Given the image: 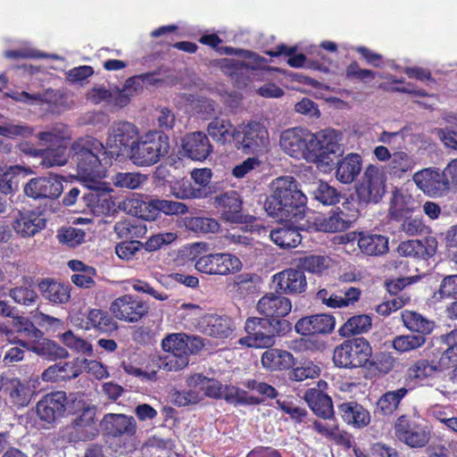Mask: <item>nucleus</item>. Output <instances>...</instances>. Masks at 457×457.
Listing matches in <instances>:
<instances>
[{
  "label": "nucleus",
  "instance_id": "nucleus-1",
  "mask_svg": "<svg viewBox=\"0 0 457 457\" xmlns=\"http://www.w3.org/2000/svg\"><path fill=\"white\" fill-rule=\"evenodd\" d=\"M279 146L285 154L295 159H303L328 169L342 153L341 145L332 132L320 131L314 134L302 127L283 130L279 137Z\"/></svg>",
  "mask_w": 457,
  "mask_h": 457
},
{
  "label": "nucleus",
  "instance_id": "nucleus-2",
  "mask_svg": "<svg viewBox=\"0 0 457 457\" xmlns=\"http://www.w3.org/2000/svg\"><path fill=\"white\" fill-rule=\"evenodd\" d=\"M307 197L291 176L277 178L272 182V193L267 196L264 209L268 215L280 221L298 222L305 215Z\"/></svg>",
  "mask_w": 457,
  "mask_h": 457
},
{
  "label": "nucleus",
  "instance_id": "nucleus-3",
  "mask_svg": "<svg viewBox=\"0 0 457 457\" xmlns=\"http://www.w3.org/2000/svg\"><path fill=\"white\" fill-rule=\"evenodd\" d=\"M71 159L77 172L84 180L93 181L101 178L102 162H109L106 146L97 138L86 136L78 138L71 145Z\"/></svg>",
  "mask_w": 457,
  "mask_h": 457
},
{
  "label": "nucleus",
  "instance_id": "nucleus-4",
  "mask_svg": "<svg viewBox=\"0 0 457 457\" xmlns=\"http://www.w3.org/2000/svg\"><path fill=\"white\" fill-rule=\"evenodd\" d=\"M246 336L238 340L239 345L250 348H270L277 337H283L292 330V324L286 319L270 320L266 317H250L245 320Z\"/></svg>",
  "mask_w": 457,
  "mask_h": 457
},
{
  "label": "nucleus",
  "instance_id": "nucleus-5",
  "mask_svg": "<svg viewBox=\"0 0 457 457\" xmlns=\"http://www.w3.org/2000/svg\"><path fill=\"white\" fill-rule=\"evenodd\" d=\"M170 148V137L163 131H149L140 136L129 158L138 167H150L167 155Z\"/></svg>",
  "mask_w": 457,
  "mask_h": 457
},
{
  "label": "nucleus",
  "instance_id": "nucleus-6",
  "mask_svg": "<svg viewBox=\"0 0 457 457\" xmlns=\"http://www.w3.org/2000/svg\"><path fill=\"white\" fill-rule=\"evenodd\" d=\"M372 356L370 343L363 337L344 340L333 353V362L342 369H357L367 366Z\"/></svg>",
  "mask_w": 457,
  "mask_h": 457
},
{
  "label": "nucleus",
  "instance_id": "nucleus-7",
  "mask_svg": "<svg viewBox=\"0 0 457 457\" xmlns=\"http://www.w3.org/2000/svg\"><path fill=\"white\" fill-rule=\"evenodd\" d=\"M232 141L235 147L245 154L263 153L270 145L267 128L261 121L243 122L234 129Z\"/></svg>",
  "mask_w": 457,
  "mask_h": 457
},
{
  "label": "nucleus",
  "instance_id": "nucleus-8",
  "mask_svg": "<svg viewBox=\"0 0 457 457\" xmlns=\"http://www.w3.org/2000/svg\"><path fill=\"white\" fill-rule=\"evenodd\" d=\"M387 177L384 168L378 164H369L355 185V194L360 204H377L386 193Z\"/></svg>",
  "mask_w": 457,
  "mask_h": 457
},
{
  "label": "nucleus",
  "instance_id": "nucleus-9",
  "mask_svg": "<svg viewBox=\"0 0 457 457\" xmlns=\"http://www.w3.org/2000/svg\"><path fill=\"white\" fill-rule=\"evenodd\" d=\"M140 137L138 128L127 120L114 121L109 128L106 138V153L109 162L118 160L119 157L129 155L131 148Z\"/></svg>",
  "mask_w": 457,
  "mask_h": 457
},
{
  "label": "nucleus",
  "instance_id": "nucleus-10",
  "mask_svg": "<svg viewBox=\"0 0 457 457\" xmlns=\"http://www.w3.org/2000/svg\"><path fill=\"white\" fill-rule=\"evenodd\" d=\"M214 206L220 218L230 223L245 224L251 231L259 230L258 219L250 214L243 213V199L236 190H229L214 196Z\"/></svg>",
  "mask_w": 457,
  "mask_h": 457
},
{
  "label": "nucleus",
  "instance_id": "nucleus-11",
  "mask_svg": "<svg viewBox=\"0 0 457 457\" xmlns=\"http://www.w3.org/2000/svg\"><path fill=\"white\" fill-rule=\"evenodd\" d=\"M79 411L71 425L65 428V436L71 443L86 442L95 439L99 430L96 426L95 405L78 402Z\"/></svg>",
  "mask_w": 457,
  "mask_h": 457
},
{
  "label": "nucleus",
  "instance_id": "nucleus-12",
  "mask_svg": "<svg viewBox=\"0 0 457 457\" xmlns=\"http://www.w3.org/2000/svg\"><path fill=\"white\" fill-rule=\"evenodd\" d=\"M39 377L31 374L28 379H21L15 376H2V391L9 403L17 408L29 404L36 394Z\"/></svg>",
  "mask_w": 457,
  "mask_h": 457
},
{
  "label": "nucleus",
  "instance_id": "nucleus-13",
  "mask_svg": "<svg viewBox=\"0 0 457 457\" xmlns=\"http://www.w3.org/2000/svg\"><path fill=\"white\" fill-rule=\"evenodd\" d=\"M394 431L397 439L411 448H422L430 440V430L428 427L408 414H403L396 419Z\"/></svg>",
  "mask_w": 457,
  "mask_h": 457
},
{
  "label": "nucleus",
  "instance_id": "nucleus-14",
  "mask_svg": "<svg viewBox=\"0 0 457 457\" xmlns=\"http://www.w3.org/2000/svg\"><path fill=\"white\" fill-rule=\"evenodd\" d=\"M195 268L206 275L227 276L239 271L242 262L238 257L230 253H209L199 257Z\"/></svg>",
  "mask_w": 457,
  "mask_h": 457
},
{
  "label": "nucleus",
  "instance_id": "nucleus-15",
  "mask_svg": "<svg viewBox=\"0 0 457 457\" xmlns=\"http://www.w3.org/2000/svg\"><path fill=\"white\" fill-rule=\"evenodd\" d=\"M148 303L137 295H123L115 298L109 310L114 318L128 323H136L147 316Z\"/></svg>",
  "mask_w": 457,
  "mask_h": 457
},
{
  "label": "nucleus",
  "instance_id": "nucleus-16",
  "mask_svg": "<svg viewBox=\"0 0 457 457\" xmlns=\"http://www.w3.org/2000/svg\"><path fill=\"white\" fill-rule=\"evenodd\" d=\"M184 333H172L162 340V348L166 355L162 359L161 367L168 371H178L186 368L189 359L186 353L187 343Z\"/></svg>",
  "mask_w": 457,
  "mask_h": 457
},
{
  "label": "nucleus",
  "instance_id": "nucleus-17",
  "mask_svg": "<svg viewBox=\"0 0 457 457\" xmlns=\"http://www.w3.org/2000/svg\"><path fill=\"white\" fill-rule=\"evenodd\" d=\"M103 434L109 438H131L135 436L137 425L133 416L109 412L100 421Z\"/></svg>",
  "mask_w": 457,
  "mask_h": 457
},
{
  "label": "nucleus",
  "instance_id": "nucleus-18",
  "mask_svg": "<svg viewBox=\"0 0 457 457\" xmlns=\"http://www.w3.org/2000/svg\"><path fill=\"white\" fill-rule=\"evenodd\" d=\"M67 403L65 392L48 393L37 402L36 406L37 414L41 420L53 423L64 415Z\"/></svg>",
  "mask_w": 457,
  "mask_h": 457
},
{
  "label": "nucleus",
  "instance_id": "nucleus-19",
  "mask_svg": "<svg viewBox=\"0 0 457 457\" xmlns=\"http://www.w3.org/2000/svg\"><path fill=\"white\" fill-rule=\"evenodd\" d=\"M276 293L282 295H299L305 292L307 280L302 270L286 269L272 277Z\"/></svg>",
  "mask_w": 457,
  "mask_h": 457
},
{
  "label": "nucleus",
  "instance_id": "nucleus-20",
  "mask_svg": "<svg viewBox=\"0 0 457 457\" xmlns=\"http://www.w3.org/2000/svg\"><path fill=\"white\" fill-rule=\"evenodd\" d=\"M357 219V211L345 212L339 207L332 209L328 215L315 217L313 226L317 231L335 233L348 229Z\"/></svg>",
  "mask_w": 457,
  "mask_h": 457
},
{
  "label": "nucleus",
  "instance_id": "nucleus-21",
  "mask_svg": "<svg viewBox=\"0 0 457 457\" xmlns=\"http://www.w3.org/2000/svg\"><path fill=\"white\" fill-rule=\"evenodd\" d=\"M46 220L39 211L23 208L13 216L12 226L21 237H30L46 228Z\"/></svg>",
  "mask_w": 457,
  "mask_h": 457
},
{
  "label": "nucleus",
  "instance_id": "nucleus-22",
  "mask_svg": "<svg viewBox=\"0 0 457 457\" xmlns=\"http://www.w3.org/2000/svg\"><path fill=\"white\" fill-rule=\"evenodd\" d=\"M412 179L417 187L429 196H442L450 187L443 172L430 168L414 173Z\"/></svg>",
  "mask_w": 457,
  "mask_h": 457
},
{
  "label": "nucleus",
  "instance_id": "nucleus-23",
  "mask_svg": "<svg viewBox=\"0 0 457 457\" xmlns=\"http://www.w3.org/2000/svg\"><path fill=\"white\" fill-rule=\"evenodd\" d=\"M291 310V301L282 294L267 293L257 303V311L270 320L285 319Z\"/></svg>",
  "mask_w": 457,
  "mask_h": 457
},
{
  "label": "nucleus",
  "instance_id": "nucleus-24",
  "mask_svg": "<svg viewBox=\"0 0 457 457\" xmlns=\"http://www.w3.org/2000/svg\"><path fill=\"white\" fill-rule=\"evenodd\" d=\"M62 192V184L57 176L34 178L24 187L26 195L33 199H54L60 196Z\"/></svg>",
  "mask_w": 457,
  "mask_h": 457
},
{
  "label": "nucleus",
  "instance_id": "nucleus-25",
  "mask_svg": "<svg viewBox=\"0 0 457 457\" xmlns=\"http://www.w3.org/2000/svg\"><path fill=\"white\" fill-rule=\"evenodd\" d=\"M335 324V318L332 315L314 314L298 320L295 329L303 336L327 335L333 331Z\"/></svg>",
  "mask_w": 457,
  "mask_h": 457
},
{
  "label": "nucleus",
  "instance_id": "nucleus-26",
  "mask_svg": "<svg viewBox=\"0 0 457 457\" xmlns=\"http://www.w3.org/2000/svg\"><path fill=\"white\" fill-rule=\"evenodd\" d=\"M182 149L189 159L205 161L213 151L207 135L202 131L187 134L182 139Z\"/></svg>",
  "mask_w": 457,
  "mask_h": 457
},
{
  "label": "nucleus",
  "instance_id": "nucleus-27",
  "mask_svg": "<svg viewBox=\"0 0 457 457\" xmlns=\"http://www.w3.org/2000/svg\"><path fill=\"white\" fill-rule=\"evenodd\" d=\"M437 249V241L433 237L423 240H406L399 244L397 252L400 255L415 260H428L434 256Z\"/></svg>",
  "mask_w": 457,
  "mask_h": 457
},
{
  "label": "nucleus",
  "instance_id": "nucleus-28",
  "mask_svg": "<svg viewBox=\"0 0 457 457\" xmlns=\"http://www.w3.org/2000/svg\"><path fill=\"white\" fill-rule=\"evenodd\" d=\"M341 151L342 153L336 157L334 164L330 169L323 168L331 170L334 166H336L337 170L335 175L337 179L343 184H351L355 180L361 170L362 159L359 154L351 153L339 160L338 157L343 154L342 149Z\"/></svg>",
  "mask_w": 457,
  "mask_h": 457
},
{
  "label": "nucleus",
  "instance_id": "nucleus-29",
  "mask_svg": "<svg viewBox=\"0 0 457 457\" xmlns=\"http://www.w3.org/2000/svg\"><path fill=\"white\" fill-rule=\"evenodd\" d=\"M86 320V329H95L100 334L110 336L119 328L113 315L102 309L88 310Z\"/></svg>",
  "mask_w": 457,
  "mask_h": 457
},
{
  "label": "nucleus",
  "instance_id": "nucleus-30",
  "mask_svg": "<svg viewBox=\"0 0 457 457\" xmlns=\"http://www.w3.org/2000/svg\"><path fill=\"white\" fill-rule=\"evenodd\" d=\"M338 414L348 425L364 428L370 422V414L367 409L356 402H346L337 406Z\"/></svg>",
  "mask_w": 457,
  "mask_h": 457
},
{
  "label": "nucleus",
  "instance_id": "nucleus-31",
  "mask_svg": "<svg viewBox=\"0 0 457 457\" xmlns=\"http://www.w3.org/2000/svg\"><path fill=\"white\" fill-rule=\"evenodd\" d=\"M311 410L319 417L329 419L334 415L331 398L321 390L312 387L305 391L303 396Z\"/></svg>",
  "mask_w": 457,
  "mask_h": 457
},
{
  "label": "nucleus",
  "instance_id": "nucleus-32",
  "mask_svg": "<svg viewBox=\"0 0 457 457\" xmlns=\"http://www.w3.org/2000/svg\"><path fill=\"white\" fill-rule=\"evenodd\" d=\"M42 296L55 304L66 303L71 299V287L51 278L42 279L38 283Z\"/></svg>",
  "mask_w": 457,
  "mask_h": 457
},
{
  "label": "nucleus",
  "instance_id": "nucleus-33",
  "mask_svg": "<svg viewBox=\"0 0 457 457\" xmlns=\"http://www.w3.org/2000/svg\"><path fill=\"white\" fill-rule=\"evenodd\" d=\"M358 246L361 252L367 255H383L389 250L388 237L379 234L360 232Z\"/></svg>",
  "mask_w": 457,
  "mask_h": 457
},
{
  "label": "nucleus",
  "instance_id": "nucleus-34",
  "mask_svg": "<svg viewBox=\"0 0 457 457\" xmlns=\"http://www.w3.org/2000/svg\"><path fill=\"white\" fill-rule=\"evenodd\" d=\"M262 366L270 370H289L295 364V358L290 352L270 347L262 355Z\"/></svg>",
  "mask_w": 457,
  "mask_h": 457
},
{
  "label": "nucleus",
  "instance_id": "nucleus-35",
  "mask_svg": "<svg viewBox=\"0 0 457 457\" xmlns=\"http://www.w3.org/2000/svg\"><path fill=\"white\" fill-rule=\"evenodd\" d=\"M403 326L410 331L426 337L434 330L436 324L432 320L415 311L404 310L401 312Z\"/></svg>",
  "mask_w": 457,
  "mask_h": 457
},
{
  "label": "nucleus",
  "instance_id": "nucleus-36",
  "mask_svg": "<svg viewBox=\"0 0 457 457\" xmlns=\"http://www.w3.org/2000/svg\"><path fill=\"white\" fill-rule=\"evenodd\" d=\"M416 165L414 158L403 151L393 153L387 163V172L392 178L402 179L412 171Z\"/></svg>",
  "mask_w": 457,
  "mask_h": 457
},
{
  "label": "nucleus",
  "instance_id": "nucleus-37",
  "mask_svg": "<svg viewBox=\"0 0 457 457\" xmlns=\"http://www.w3.org/2000/svg\"><path fill=\"white\" fill-rule=\"evenodd\" d=\"M407 394L408 389L405 387L386 392L377 401L375 412L382 416L392 415L398 409L401 401Z\"/></svg>",
  "mask_w": 457,
  "mask_h": 457
},
{
  "label": "nucleus",
  "instance_id": "nucleus-38",
  "mask_svg": "<svg viewBox=\"0 0 457 457\" xmlns=\"http://www.w3.org/2000/svg\"><path fill=\"white\" fill-rule=\"evenodd\" d=\"M220 399L234 405H259L264 402V398L250 395L246 391L231 385L223 386Z\"/></svg>",
  "mask_w": 457,
  "mask_h": 457
},
{
  "label": "nucleus",
  "instance_id": "nucleus-39",
  "mask_svg": "<svg viewBox=\"0 0 457 457\" xmlns=\"http://www.w3.org/2000/svg\"><path fill=\"white\" fill-rule=\"evenodd\" d=\"M271 241L280 248L289 249L296 247L302 240L298 229L292 226H283L270 232Z\"/></svg>",
  "mask_w": 457,
  "mask_h": 457
},
{
  "label": "nucleus",
  "instance_id": "nucleus-40",
  "mask_svg": "<svg viewBox=\"0 0 457 457\" xmlns=\"http://www.w3.org/2000/svg\"><path fill=\"white\" fill-rule=\"evenodd\" d=\"M16 332L20 338L18 344L30 349V345L38 342L43 337V332L32 321L24 317H19L15 324Z\"/></svg>",
  "mask_w": 457,
  "mask_h": 457
},
{
  "label": "nucleus",
  "instance_id": "nucleus-41",
  "mask_svg": "<svg viewBox=\"0 0 457 457\" xmlns=\"http://www.w3.org/2000/svg\"><path fill=\"white\" fill-rule=\"evenodd\" d=\"M37 138L43 145H62L71 138V133L69 127L63 123H56L51 129L41 131L37 134Z\"/></svg>",
  "mask_w": 457,
  "mask_h": 457
},
{
  "label": "nucleus",
  "instance_id": "nucleus-42",
  "mask_svg": "<svg viewBox=\"0 0 457 457\" xmlns=\"http://www.w3.org/2000/svg\"><path fill=\"white\" fill-rule=\"evenodd\" d=\"M371 325L372 320L368 314L353 315L340 327L338 333L343 337H350L368 332Z\"/></svg>",
  "mask_w": 457,
  "mask_h": 457
},
{
  "label": "nucleus",
  "instance_id": "nucleus-43",
  "mask_svg": "<svg viewBox=\"0 0 457 457\" xmlns=\"http://www.w3.org/2000/svg\"><path fill=\"white\" fill-rule=\"evenodd\" d=\"M22 172L29 174L31 170L21 165H12L6 169L0 166V192L4 195L13 192L18 185V176Z\"/></svg>",
  "mask_w": 457,
  "mask_h": 457
},
{
  "label": "nucleus",
  "instance_id": "nucleus-44",
  "mask_svg": "<svg viewBox=\"0 0 457 457\" xmlns=\"http://www.w3.org/2000/svg\"><path fill=\"white\" fill-rule=\"evenodd\" d=\"M236 127L228 120L214 118L207 127V132L216 142L225 145L232 141Z\"/></svg>",
  "mask_w": 457,
  "mask_h": 457
},
{
  "label": "nucleus",
  "instance_id": "nucleus-45",
  "mask_svg": "<svg viewBox=\"0 0 457 457\" xmlns=\"http://www.w3.org/2000/svg\"><path fill=\"white\" fill-rule=\"evenodd\" d=\"M170 192L178 199H199L207 195L205 189L195 187L189 179L185 178L175 181L170 186Z\"/></svg>",
  "mask_w": 457,
  "mask_h": 457
},
{
  "label": "nucleus",
  "instance_id": "nucleus-46",
  "mask_svg": "<svg viewBox=\"0 0 457 457\" xmlns=\"http://www.w3.org/2000/svg\"><path fill=\"white\" fill-rule=\"evenodd\" d=\"M440 369L439 362L437 365L430 362L428 360L420 359L414 361L406 371V376L411 381H422L428 378L432 377L436 370H443Z\"/></svg>",
  "mask_w": 457,
  "mask_h": 457
},
{
  "label": "nucleus",
  "instance_id": "nucleus-47",
  "mask_svg": "<svg viewBox=\"0 0 457 457\" xmlns=\"http://www.w3.org/2000/svg\"><path fill=\"white\" fill-rule=\"evenodd\" d=\"M395 363L396 359L392 353L378 352L371 356L366 368L370 371L385 376L394 370Z\"/></svg>",
  "mask_w": 457,
  "mask_h": 457
},
{
  "label": "nucleus",
  "instance_id": "nucleus-48",
  "mask_svg": "<svg viewBox=\"0 0 457 457\" xmlns=\"http://www.w3.org/2000/svg\"><path fill=\"white\" fill-rule=\"evenodd\" d=\"M234 330V321L228 316H212L207 324V331L211 337L227 338Z\"/></svg>",
  "mask_w": 457,
  "mask_h": 457
},
{
  "label": "nucleus",
  "instance_id": "nucleus-49",
  "mask_svg": "<svg viewBox=\"0 0 457 457\" xmlns=\"http://www.w3.org/2000/svg\"><path fill=\"white\" fill-rule=\"evenodd\" d=\"M41 165L46 168L55 166H63L69 161V154H67V146L59 145L54 148H43V154L41 155Z\"/></svg>",
  "mask_w": 457,
  "mask_h": 457
},
{
  "label": "nucleus",
  "instance_id": "nucleus-50",
  "mask_svg": "<svg viewBox=\"0 0 457 457\" xmlns=\"http://www.w3.org/2000/svg\"><path fill=\"white\" fill-rule=\"evenodd\" d=\"M331 259L325 255L310 254L299 258L298 267L303 271L321 274L330 267Z\"/></svg>",
  "mask_w": 457,
  "mask_h": 457
},
{
  "label": "nucleus",
  "instance_id": "nucleus-51",
  "mask_svg": "<svg viewBox=\"0 0 457 457\" xmlns=\"http://www.w3.org/2000/svg\"><path fill=\"white\" fill-rule=\"evenodd\" d=\"M445 341L448 346L438 360L440 369L457 366V328L445 336Z\"/></svg>",
  "mask_w": 457,
  "mask_h": 457
},
{
  "label": "nucleus",
  "instance_id": "nucleus-52",
  "mask_svg": "<svg viewBox=\"0 0 457 457\" xmlns=\"http://www.w3.org/2000/svg\"><path fill=\"white\" fill-rule=\"evenodd\" d=\"M313 198L323 205H336L340 202L341 193L326 181H320L312 191Z\"/></svg>",
  "mask_w": 457,
  "mask_h": 457
},
{
  "label": "nucleus",
  "instance_id": "nucleus-53",
  "mask_svg": "<svg viewBox=\"0 0 457 457\" xmlns=\"http://www.w3.org/2000/svg\"><path fill=\"white\" fill-rule=\"evenodd\" d=\"M410 200L411 196L403 195L398 189L395 190L390 201V217L396 221H401L404 216L410 214L411 211V209L409 207Z\"/></svg>",
  "mask_w": 457,
  "mask_h": 457
},
{
  "label": "nucleus",
  "instance_id": "nucleus-54",
  "mask_svg": "<svg viewBox=\"0 0 457 457\" xmlns=\"http://www.w3.org/2000/svg\"><path fill=\"white\" fill-rule=\"evenodd\" d=\"M426 343V337L421 335H401L396 336L392 340V347L398 353H403L416 350L423 346Z\"/></svg>",
  "mask_w": 457,
  "mask_h": 457
},
{
  "label": "nucleus",
  "instance_id": "nucleus-55",
  "mask_svg": "<svg viewBox=\"0 0 457 457\" xmlns=\"http://www.w3.org/2000/svg\"><path fill=\"white\" fill-rule=\"evenodd\" d=\"M185 226L188 230L195 233H215L220 229V223L213 218L190 217L186 218Z\"/></svg>",
  "mask_w": 457,
  "mask_h": 457
},
{
  "label": "nucleus",
  "instance_id": "nucleus-56",
  "mask_svg": "<svg viewBox=\"0 0 457 457\" xmlns=\"http://www.w3.org/2000/svg\"><path fill=\"white\" fill-rule=\"evenodd\" d=\"M296 46H287L284 44L278 45L274 49L267 52L271 57H278L282 54L288 57L287 63L293 68H301L304 65L306 56L303 54H295Z\"/></svg>",
  "mask_w": 457,
  "mask_h": 457
},
{
  "label": "nucleus",
  "instance_id": "nucleus-57",
  "mask_svg": "<svg viewBox=\"0 0 457 457\" xmlns=\"http://www.w3.org/2000/svg\"><path fill=\"white\" fill-rule=\"evenodd\" d=\"M191 382L204 391L208 397L220 399L223 386L213 378H208L202 374H196L191 378Z\"/></svg>",
  "mask_w": 457,
  "mask_h": 457
},
{
  "label": "nucleus",
  "instance_id": "nucleus-58",
  "mask_svg": "<svg viewBox=\"0 0 457 457\" xmlns=\"http://www.w3.org/2000/svg\"><path fill=\"white\" fill-rule=\"evenodd\" d=\"M32 349L39 355L51 361L66 358L69 354L65 348L49 339H44L38 346H35Z\"/></svg>",
  "mask_w": 457,
  "mask_h": 457
},
{
  "label": "nucleus",
  "instance_id": "nucleus-59",
  "mask_svg": "<svg viewBox=\"0 0 457 457\" xmlns=\"http://www.w3.org/2000/svg\"><path fill=\"white\" fill-rule=\"evenodd\" d=\"M9 296L18 304L24 306L34 305L38 295L31 286H19L9 290Z\"/></svg>",
  "mask_w": 457,
  "mask_h": 457
},
{
  "label": "nucleus",
  "instance_id": "nucleus-60",
  "mask_svg": "<svg viewBox=\"0 0 457 457\" xmlns=\"http://www.w3.org/2000/svg\"><path fill=\"white\" fill-rule=\"evenodd\" d=\"M146 179V177L139 172H118L112 178L113 185L117 187L136 189Z\"/></svg>",
  "mask_w": 457,
  "mask_h": 457
},
{
  "label": "nucleus",
  "instance_id": "nucleus-61",
  "mask_svg": "<svg viewBox=\"0 0 457 457\" xmlns=\"http://www.w3.org/2000/svg\"><path fill=\"white\" fill-rule=\"evenodd\" d=\"M320 368L312 361H306L300 366L294 368L288 373V378L292 381L301 382L307 378H314L320 376Z\"/></svg>",
  "mask_w": 457,
  "mask_h": 457
},
{
  "label": "nucleus",
  "instance_id": "nucleus-62",
  "mask_svg": "<svg viewBox=\"0 0 457 457\" xmlns=\"http://www.w3.org/2000/svg\"><path fill=\"white\" fill-rule=\"evenodd\" d=\"M86 233L81 228L73 227L62 228L57 231L59 242L69 247H76L85 241Z\"/></svg>",
  "mask_w": 457,
  "mask_h": 457
},
{
  "label": "nucleus",
  "instance_id": "nucleus-63",
  "mask_svg": "<svg viewBox=\"0 0 457 457\" xmlns=\"http://www.w3.org/2000/svg\"><path fill=\"white\" fill-rule=\"evenodd\" d=\"M401 231L409 237L419 236L428 232V227L420 216L408 214L401 220Z\"/></svg>",
  "mask_w": 457,
  "mask_h": 457
},
{
  "label": "nucleus",
  "instance_id": "nucleus-64",
  "mask_svg": "<svg viewBox=\"0 0 457 457\" xmlns=\"http://www.w3.org/2000/svg\"><path fill=\"white\" fill-rule=\"evenodd\" d=\"M433 297L437 300L457 299V274L445 276Z\"/></svg>",
  "mask_w": 457,
  "mask_h": 457
}]
</instances>
